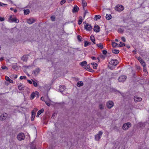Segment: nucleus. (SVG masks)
<instances>
[{"instance_id": "nucleus-1", "label": "nucleus", "mask_w": 149, "mask_h": 149, "mask_svg": "<svg viewBox=\"0 0 149 149\" xmlns=\"http://www.w3.org/2000/svg\"><path fill=\"white\" fill-rule=\"evenodd\" d=\"M131 126V124L129 122L125 123L123 124L122 127L123 129L125 130H127Z\"/></svg>"}, {"instance_id": "nucleus-2", "label": "nucleus", "mask_w": 149, "mask_h": 149, "mask_svg": "<svg viewBox=\"0 0 149 149\" xmlns=\"http://www.w3.org/2000/svg\"><path fill=\"white\" fill-rule=\"evenodd\" d=\"M103 134V132L101 131H99L98 133L95 136V139L97 141H99L102 135Z\"/></svg>"}, {"instance_id": "nucleus-3", "label": "nucleus", "mask_w": 149, "mask_h": 149, "mask_svg": "<svg viewBox=\"0 0 149 149\" xmlns=\"http://www.w3.org/2000/svg\"><path fill=\"white\" fill-rule=\"evenodd\" d=\"M17 138L19 140L21 141L24 139L25 136L23 133H20L17 135Z\"/></svg>"}, {"instance_id": "nucleus-4", "label": "nucleus", "mask_w": 149, "mask_h": 149, "mask_svg": "<svg viewBox=\"0 0 149 149\" xmlns=\"http://www.w3.org/2000/svg\"><path fill=\"white\" fill-rule=\"evenodd\" d=\"M115 9L117 11H121L124 9V7L121 5H117L115 7Z\"/></svg>"}, {"instance_id": "nucleus-5", "label": "nucleus", "mask_w": 149, "mask_h": 149, "mask_svg": "<svg viewBox=\"0 0 149 149\" xmlns=\"http://www.w3.org/2000/svg\"><path fill=\"white\" fill-rule=\"evenodd\" d=\"M114 103L111 101H109L107 102L106 104L107 107L108 109L111 108L113 106Z\"/></svg>"}, {"instance_id": "nucleus-6", "label": "nucleus", "mask_w": 149, "mask_h": 149, "mask_svg": "<svg viewBox=\"0 0 149 149\" xmlns=\"http://www.w3.org/2000/svg\"><path fill=\"white\" fill-rule=\"evenodd\" d=\"M118 61L116 59L113 60L112 59L109 62V63L110 65H112L116 66L118 63Z\"/></svg>"}, {"instance_id": "nucleus-7", "label": "nucleus", "mask_w": 149, "mask_h": 149, "mask_svg": "<svg viewBox=\"0 0 149 149\" xmlns=\"http://www.w3.org/2000/svg\"><path fill=\"white\" fill-rule=\"evenodd\" d=\"M127 78L126 76L122 75L120 77L118 78V80L120 82H123Z\"/></svg>"}, {"instance_id": "nucleus-8", "label": "nucleus", "mask_w": 149, "mask_h": 149, "mask_svg": "<svg viewBox=\"0 0 149 149\" xmlns=\"http://www.w3.org/2000/svg\"><path fill=\"white\" fill-rule=\"evenodd\" d=\"M9 19L12 22H16V23H18L19 22V20L17 19L14 16L13 17L12 16H10L9 17Z\"/></svg>"}, {"instance_id": "nucleus-9", "label": "nucleus", "mask_w": 149, "mask_h": 149, "mask_svg": "<svg viewBox=\"0 0 149 149\" xmlns=\"http://www.w3.org/2000/svg\"><path fill=\"white\" fill-rule=\"evenodd\" d=\"M92 29V27L88 23L86 24V25L84 26V29L86 30L87 31H90Z\"/></svg>"}, {"instance_id": "nucleus-10", "label": "nucleus", "mask_w": 149, "mask_h": 149, "mask_svg": "<svg viewBox=\"0 0 149 149\" xmlns=\"http://www.w3.org/2000/svg\"><path fill=\"white\" fill-rule=\"evenodd\" d=\"M100 27L97 25H95L93 28L94 31L95 32L97 33L100 31Z\"/></svg>"}, {"instance_id": "nucleus-11", "label": "nucleus", "mask_w": 149, "mask_h": 149, "mask_svg": "<svg viewBox=\"0 0 149 149\" xmlns=\"http://www.w3.org/2000/svg\"><path fill=\"white\" fill-rule=\"evenodd\" d=\"M138 59L140 62L143 66H146L145 63L141 57H139L138 58Z\"/></svg>"}, {"instance_id": "nucleus-12", "label": "nucleus", "mask_w": 149, "mask_h": 149, "mask_svg": "<svg viewBox=\"0 0 149 149\" xmlns=\"http://www.w3.org/2000/svg\"><path fill=\"white\" fill-rule=\"evenodd\" d=\"M7 116V113H4L1 114L0 117V119L1 120H5Z\"/></svg>"}, {"instance_id": "nucleus-13", "label": "nucleus", "mask_w": 149, "mask_h": 149, "mask_svg": "<svg viewBox=\"0 0 149 149\" xmlns=\"http://www.w3.org/2000/svg\"><path fill=\"white\" fill-rule=\"evenodd\" d=\"M142 99L140 97H139L137 96H135L134 97V100L135 102L141 101Z\"/></svg>"}, {"instance_id": "nucleus-14", "label": "nucleus", "mask_w": 149, "mask_h": 149, "mask_svg": "<svg viewBox=\"0 0 149 149\" xmlns=\"http://www.w3.org/2000/svg\"><path fill=\"white\" fill-rule=\"evenodd\" d=\"M65 86H59V90L62 93L65 90Z\"/></svg>"}, {"instance_id": "nucleus-15", "label": "nucleus", "mask_w": 149, "mask_h": 149, "mask_svg": "<svg viewBox=\"0 0 149 149\" xmlns=\"http://www.w3.org/2000/svg\"><path fill=\"white\" fill-rule=\"evenodd\" d=\"M35 20L33 19H29L27 20V22L29 24H31L35 22Z\"/></svg>"}, {"instance_id": "nucleus-16", "label": "nucleus", "mask_w": 149, "mask_h": 149, "mask_svg": "<svg viewBox=\"0 0 149 149\" xmlns=\"http://www.w3.org/2000/svg\"><path fill=\"white\" fill-rule=\"evenodd\" d=\"M40 70L39 68H37L33 71V73L36 75L40 72Z\"/></svg>"}, {"instance_id": "nucleus-17", "label": "nucleus", "mask_w": 149, "mask_h": 149, "mask_svg": "<svg viewBox=\"0 0 149 149\" xmlns=\"http://www.w3.org/2000/svg\"><path fill=\"white\" fill-rule=\"evenodd\" d=\"M44 109H41V110H39L37 113L36 117H38L39 115L42 113L43 112Z\"/></svg>"}, {"instance_id": "nucleus-18", "label": "nucleus", "mask_w": 149, "mask_h": 149, "mask_svg": "<svg viewBox=\"0 0 149 149\" xmlns=\"http://www.w3.org/2000/svg\"><path fill=\"white\" fill-rule=\"evenodd\" d=\"M36 115V113L34 112V110H33L32 111V116L31 117V120L33 121L34 120V118H35Z\"/></svg>"}, {"instance_id": "nucleus-19", "label": "nucleus", "mask_w": 149, "mask_h": 149, "mask_svg": "<svg viewBox=\"0 0 149 149\" xmlns=\"http://www.w3.org/2000/svg\"><path fill=\"white\" fill-rule=\"evenodd\" d=\"M28 59L27 55H24L22 58V60L24 61H26Z\"/></svg>"}, {"instance_id": "nucleus-20", "label": "nucleus", "mask_w": 149, "mask_h": 149, "mask_svg": "<svg viewBox=\"0 0 149 149\" xmlns=\"http://www.w3.org/2000/svg\"><path fill=\"white\" fill-rule=\"evenodd\" d=\"M79 10V8L76 6L75 5L73 8L72 10V12L73 13L77 12Z\"/></svg>"}, {"instance_id": "nucleus-21", "label": "nucleus", "mask_w": 149, "mask_h": 149, "mask_svg": "<svg viewBox=\"0 0 149 149\" xmlns=\"http://www.w3.org/2000/svg\"><path fill=\"white\" fill-rule=\"evenodd\" d=\"M138 124L140 127L142 128L145 127L146 123H139Z\"/></svg>"}, {"instance_id": "nucleus-22", "label": "nucleus", "mask_w": 149, "mask_h": 149, "mask_svg": "<svg viewBox=\"0 0 149 149\" xmlns=\"http://www.w3.org/2000/svg\"><path fill=\"white\" fill-rule=\"evenodd\" d=\"M77 85L78 87H80L81 86H82L84 85V84L83 82L81 81H80L77 82Z\"/></svg>"}, {"instance_id": "nucleus-23", "label": "nucleus", "mask_w": 149, "mask_h": 149, "mask_svg": "<svg viewBox=\"0 0 149 149\" xmlns=\"http://www.w3.org/2000/svg\"><path fill=\"white\" fill-rule=\"evenodd\" d=\"M5 79L6 81H9V82L11 83H13V81L12 80L10 79L8 77L6 76Z\"/></svg>"}, {"instance_id": "nucleus-24", "label": "nucleus", "mask_w": 149, "mask_h": 149, "mask_svg": "<svg viewBox=\"0 0 149 149\" xmlns=\"http://www.w3.org/2000/svg\"><path fill=\"white\" fill-rule=\"evenodd\" d=\"M90 39L93 42L94 44H95V38L94 36H90Z\"/></svg>"}, {"instance_id": "nucleus-25", "label": "nucleus", "mask_w": 149, "mask_h": 149, "mask_svg": "<svg viewBox=\"0 0 149 149\" xmlns=\"http://www.w3.org/2000/svg\"><path fill=\"white\" fill-rule=\"evenodd\" d=\"M112 52L114 54H118L119 53V51L118 50L113 49H112Z\"/></svg>"}, {"instance_id": "nucleus-26", "label": "nucleus", "mask_w": 149, "mask_h": 149, "mask_svg": "<svg viewBox=\"0 0 149 149\" xmlns=\"http://www.w3.org/2000/svg\"><path fill=\"white\" fill-rule=\"evenodd\" d=\"M97 46L99 47L101 49H102L103 48V45L102 43H100L99 44L96 45Z\"/></svg>"}, {"instance_id": "nucleus-27", "label": "nucleus", "mask_w": 149, "mask_h": 149, "mask_svg": "<svg viewBox=\"0 0 149 149\" xmlns=\"http://www.w3.org/2000/svg\"><path fill=\"white\" fill-rule=\"evenodd\" d=\"M91 64L93 65V69H96L97 66V64L95 63H92Z\"/></svg>"}, {"instance_id": "nucleus-28", "label": "nucleus", "mask_w": 149, "mask_h": 149, "mask_svg": "<svg viewBox=\"0 0 149 149\" xmlns=\"http://www.w3.org/2000/svg\"><path fill=\"white\" fill-rule=\"evenodd\" d=\"M112 18V16L110 14H107L106 18L108 20L111 19Z\"/></svg>"}, {"instance_id": "nucleus-29", "label": "nucleus", "mask_w": 149, "mask_h": 149, "mask_svg": "<svg viewBox=\"0 0 149 149\" xmlns=\"http://www.w3.org/2000/svg\"><path fill=\"white\" fill-rule=\"evenodd\" d=\"M82 22V17H80L79 18L78 24L79 25L81 24Z\"/></svg>"}, {"instance_id": "nucleus-30", "label": "nucleus", "mask_w": 149, "mask_h": 149, "mask_svg": "<svg viewBox=\"0 0 149 149\" xmlns=\"http://www.w3.org/2000/svg\"><path fill=\"white\" fill-rule=\"evenodd\" d=\"M80 64L82 66H86L87 64V62L86 61H84L80 63Z\"/></svg>"}, {"instance_id": "nucleus-31", "label": "nucleus", "mask_w": 149, "mask_h": 149, "mask_svg": "<svg viewBox=\"0 0 149 149\" xmlns=\"http://www.w3.org/2000/svg\"><path fill=\"white\" fill-rule=\"evenodd\" d=\"M90 45L91 43L90 42L88 41H85L84 42V46L85 47H87L89 45Z\"/></svg>"}, {"instance_id": "nucleus-32", "label": "nucleus", "mask_w": 149, "mask_h": 149, "mask_svg": "<svg viewBox=\"0 0 149 149\" xmlns=\"http://www.w3.org/2000/svg\"><path fill=\"white\" fill-rule=\"evenodd\" d=\"M24 86L22 84H20V85L18 86V89L19 90H21L23 89L24 88Z\"/></svg>"}, {"instance_id": "nucleus-33", "label": "nucleus", "mask_w": 149, "mask_h": 149, "mask_svg": "<svg viewBox=\"0 0 149 149\" xmlns=\"http://www.w3.org/2000/svg\"><path fill=\"white\" fill-rule=\"evenodd\" d=\"M36 95V93H32L31 95V99H33L35 96Z\"/></svg>"}, {"instance_id": "nucleus-34", "label": "nucleus", "mask_w": 149, "mask_h": 149, "mask_svg": "<svg viewBox=\"0 0 149 149\" xmlns=\"http://www.w3.org/2000/svg\"><path fill=\"white\" fill-rule=\"evenodd\" d=\"M101 18V16L99 15H96L95 16V19L96 20L100 19Z\"/></svg>"}, {"instance_id": "nucleus-35", "label": "nucleus", "mask_w": 149, "mask_h": 149, "mask_svg": "<svg viewBox=\"0 0 149 149\" xmlns=\"http://www.w3.org/2000/svg\"><path fill=\"white\" fill-rule=\"evenodd\" d=\"M24 13L25 15L28 14L29 13V10L28 9L24 10Z\"/></svg>"}, {"instance_id": "nucleus-36", "label": "nucleus", "mask_w": 149, "mask_h": 149, "mask_svg": "<svg viewBox=\"0 0 149 149\" xmlns=\"http://www.w3.org/2000/svg\"><path fill=\"white\" fill-rule=\"evenodd\" d=\"M124 31V29L120 28H119L118 29V32L121 33H123V32Z\"/></svg>"}, {"instance_id": "nucleus-37", "label": "nucleus", "mask_w": 149, "mask_h": 149, "mask_svg": "<svg viewBox=\"0 0 149 149\" xmlns=\"http://www.w3.org/2000/svg\"><path fill=\"white\" fill-rule=\"evenodd\" d=\"M12 68L14 69L17 70L18 69L17 66L16 65H13L12 66Z\"/></svg>"}, {"instance_id": "nucleus-38", "label": "nucleus", "mask_w": 149, "mask_h": 149, "mask_svg": "<svg viewBox=\"0 0 149 149\" xmlns=\"http://www.w3.org/2000/svg\"><path fill=\"white\" fill-rule=\"evenodd\" d=\"M99 108L100 109H104L103 105L102 104H100L99 105Z\"/></svg>"}, {"instance_id": "nucleus-39", "label": "nucleus", "mask_w": 149, "mask_h": 149, "mask_svg": "<svg viewBox=\"0 0 149 149\" xmlns=\"http://www.w3.org/2000/svg\"><path fill=\"white\" fill-rule=\"evenodd\" d=\"M125 44L124 43H123L122 42H120V44L119 45V46L120 47H122L125 46Z\"/></svg>"}, {"instance_id": "nucleus-40", "label": "nucleus", "mask_w": 149, "mask_h": 149, "mask_svg": "<svg viewBox=\"0 0 149 149\" xmlns=\"http://www.w3.org/2000/svg\"><path fill=\"white\" fill-rule=\"evenodd\" d=\"M112 45L113 47H116L118 45V44L114 42H112Z\"/></svg>"}, {"instance_id": "nucleus-41", "label": "nucleus", "mask_w": 149, "mask_h": 149, "mask_svg": "<svg viewBox=\"0 0 149 149\" xmlns=\"http://www.w3.org/2000/svg\"><path fill=\"white\" fill-rule=\"evenodd\" d=\"M82 3L84 8V7H85L87 6V3L86 1L82 2Z\"/></svg>"}, {"instance_id": "nucleus-42", "label": "nucleus", "mask_w": 149, "mask_h": 149, "mask_svg": "<svg viewBox=\"0 0 149 149\" xmlns=\"http://www.w3.org/2000/svg\"><path fill=\"white\" fill-rule=\"evenodd\" d=\"M66 2L65 0H61V1L60 2V4L61 5H62L64 3H65Z\"/></svg>"}, {"instance_id": "nucleus-43", "label": "nucleus", "mask_w": 149, "mask_h": 149, "mask_svg": "<svg viewBox=\"0 0 149 149\" xmlns=\"http://www.w3.org/2000/svg\"><path fill=\"white\" fill-rule=\"evenodd\" d=\"M33 84L34 86L36 87L37 86L38 84L37 83L34 81L33 80Z\"/></svg>"}, {"instance_id": "nucleus-44", "label": "nucleus", "mask_w": 149, "mask_h": 149, "mask_svg": "<svg viewBox=\"0 0 149 149\" xmlns=\"http://www.w3.org/2000/svg\"><path fill=\"white\" fill-rule=\"evenodd\" d=\"M36 93V95L35 96L37 97H38L39 96V93L38 92H37L36 91L35 92Z\"/></svg>"}, {"instance_id": "nucleus-45", "label": "nucleus", "mask_w": 149, "mask_h": 149, "mask_svg": "<svg viewBox=\"0 0 149 149\" xmlns=\"http://www.w3.org/2000/svg\"><path fill=\"white\" fill-rule=\"evenodd\" d=\"M108 67L110 69L113 70L115 68V66L113 65H112L111 66H110L109 65Z\"/></svg>"}, {"instance_id": "nucleus-46", "label": "nucleus", "mask_w": 149, "mask_h": 149, "mask_svg": "<svg viewBox=\"0 0 149 149\" xmlns=\"http://www.w3.org/2000/svg\"><path fill=\"white\" fill-rule=\"evenodd\" d=\"M26 77L25 76H21L20 77V79H21V80L22 79H26Z\"/></svg>"}, {"instance_id": "nucleus-47", "label": "nucleus", "mask_w": 149, "mask_h": 149, "mask_svg": "<svg viewBox=\"0 0 149 149\" xmlns=\"http://www.w3.org/2000/svg\"><path fill=\"white\" fill-rule=\"evenodd\" d=\"M1 68L3 70H5V69H8V68H7V67H6V66H2L1 67Z\"/></svg>"}, {"instance_id": "nucleus-48", "label": "nucleus", "mask_w": 149, "mask_h": 149, "mask_svg": "<svg viewBox=\"0 0 149 149\" xmlns=\"http://www.w3.org/2000/svg\"><path fill=\"white\" fill-rule=\"evenodd\" d=\"M143 70L144 72H147V70L146 69V68L145 66H143Z\"/></svg>"}, {"instance_id": "nucleus-49", "label": "nucleus", "mask_w": 149, "mask_h": 149, "mask_svg": "<svg viewBox=\"0 0 149 149\" xmlns=\"http://www.w3.org/2000/svg\"><path fill=\"white\" fill-rule=\"evenodd\" d=\"M121 40L124 42H125L126 41L124 37H123L121 38Z\"/></svg>"}, {"instance_id": "nucleus-50", "label": "nucleus", "mask_w": 149, "mask_h": 149, "mask_svg": "<svg viewBox=\"0 0 149 149\" xmlns=\"http://www.w3.org/2000/svg\"><path fill=\"white\" fill-rule=\"evenodd\" d=\"M4 20V18L3 17H0V21L2 22Z\"/></svg>"}, {"instance_id": "nucleus-51", "label": "nucleus", "mask_w": 149, "mask_h": 149, "mask_svg": "<svg viewBox=\"0 0 149 149\" xmlns=\"http://www.w3.org/2000/svg\"><path fill=\"white\" fill-rule=\"evenodd\" d=\"M81 36L79 35H78L77 36V39L79 40V41H81Z\"/></svg>"}, {"instance_id": "nucleus-52", "label": "nucleus", "mask_w": 149, "mask_h": 149, "mask_svg": "<svg viewBox=\"0 0 149 149\" xmlns=\"http://www.w3.org/2000/svg\"><path fill=\"white\" fill-rule=\"evenodd\" d=\"M107 53V51L105 50H104L102 51V53L104 54L105 55Z\"/></svg>"}, {"instance_id": "nucleus-53", "label": "nucleus", "mask_w": 149, "mask_h": 149, "mask_svg": "<svg viewBox=\"0 0 149 149\" xmlns=\"http://www.w3.org/2000/svg\"><path fill=\"white\" fill-rule=\"evenodd\" d=\"M51 19H52V21H54L55 20V17L54 16H52L51 17Z\"/></svg>"}, {"instance_id": "nucleus-54", "label": "nucleus", "mask_w": 149, "mask_h": 149, "mask_svg": "<svg viewBox=\"0 0 149 149\" xmlns=\"http://www.w3.org/2000/svg\"><path fill=\"white\" fill-rule=\"evenodd\" d=\"M6 4H5L3 3L0 2V6H2L3 5H7Z\"/></svg>"}, {"instance_id": "nucleus-55", "label": "nucleus", "mask_w": 149, "mask_h": 149, "mask_svg": "<svg viewBox=\"0 0 149 149\" xmlns=\"http://www.w3.org/2000/svg\"><path fill=\"white\" fill-rule=\"evenodd\" d=\"M45 102V103L48 106H50V104L49 103H48V102Z\"/></svg>"}, {"instance_id": "nucleus-56", "label": "nucleus", "mask_w": 149, "mask_h": 149, "mask_svg": "<svg viewBox=\"0 0 149 149\" xmlns=\"http://www.w3.org/2000/svg\"><path fill=\"white\" fill-rule=\"evenodd\" d=\"M85 68L86 69H89V68H90L88 65H87L86 67H85Z\"/></svg>"}, {"instance_id": "nucleus-57", "label": "nucleus", "mask_w": 149, "mask_h": 149, "mask_svg": "<svg viewBox=\"0 0 149 149\" xmlns=\"http://www.w3.org/2000/svg\"><path fill=\"white\" fill-rule=\"evenodd\" d=\"M28 81L30 84H32V81L30 80H28Z\"/></svg>"}, {"instance_id": "nucleus-58", "label": "nucleus", "mask_w": 149, "mask_h": 149, "mask_svg": "<svg viewBox=\"0 0 149 149\" xmlns=\"http://www.w3.org/2000/svg\"><path fill=\"white\" fill-rule=\"evenodd\" d=\"M100 58H105L104 56L102 55H100Z\"/></svg>"}, {"instance_id": "nucleus-59", "label": "nucleus", "mask_w": 149, "mask_h": 149, "mask_svg": "<svg viewBox=\"0 0 149 149\" xmlns=\"http://www.w3.org/2000/svg\"><path fill=\"white\" fill-rule=\"evenodd\" d=\"M91 58L93 60H94L96 59V58H95V57L94 56H92L91 57Z\"/></svg>"}, {"instance_id": "nucleus-60", "label": "nucleus", "mask_w": 149, "mask_h": 149, "mask_svg": "<svg viewBox=\"0 0 149 149\" xmlns=\"http://www.w3.org/2000/svg\"><path fill=\"white\" fill-rule=\"evenodd\" d=\"M17 76L16 75H15L14 77L15 79H16L17 78Z\"/></svg>"}, {"instance_id": "nucleus-61", "label": "nucleus", "mask_w": 149, "mask_h": 149, "mask_svg": "<svg viewBox=\"0 0 149 149\" xmlns=\"http://www.w3.org/2000/svg\"><path fill=\"white\" fill-rule=\"evenodd\" d=\"M3 57H1L0 58V60L1 61H2L3 60Z\"/></svg>"}, {"instance_id": "nucleus-62", "label": "nucleus", "mask_w": 149, "mask_h": 149, "mask_svg": "<svg viewBox=\"0 0 149 149\" xmlns=\"http://www.w3.org/2000/svg\"><path fill=\"white\" fill-rule=\"evenodd\" d=\"M87 13V12L86 11H85V12L84 14V17H85V16L86 14V13Z\"/></svg>"}, {"instance_id": "nucleus-63", "label": "nucleus", "mask_w": 149, "mask_h": 149, "mask_svg": "<svg viewBox=\"0 0 149 149\" xmlns=\"http://www.w3.org/2000/svg\"><path fill=\"white\" fill-rule=\"evenodd\" d=\"M126 47L128 48H130V46H129V45H128V46H126Z\"/></svg>"}, {"instance_id": "nucleus-64", "label": "nucleus", "mask_w": 149, "mask_h": 149, "mask_svg": "<svg viewBox=\"0 0 149 149\" xmlns=\"http://www.w3.org/2000/svg\"><path fill=\"white\" fill-rule=\"evenodd\" d=\"M17 10H16V9L14 10V12L15 13H16V12H17Z\"/></svg>"}]
</instances>
